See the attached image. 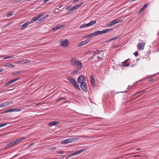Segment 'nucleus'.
<instances>
[{
  "instance_id": "nucleus-57",
  "label": "nucleus",
  "mask_w": 159,
  "mask_h": 159,
  "mask_svg": "<svg viewBox=\"0 0 159 159\" xmlns=\"http://www.w3.org/2000/svg\"><path fill=\"white\" fill-rule=\"evenodd\" d=\"M70 6H69V7H66V10H69V8H70Z\"/></svg>"
},
{
  "instance_id": "nucleus-26",
  "label": "nucleus",
  "mask_w": 159,
  "mask_h": 159,
  "mask_svg": "<svg viewBox=\"0 0 159 159\" xmlns=\"http://www.w3.org/2000/svg\"><path fill=\"white\" fill-rule=\"evenodd\" d=\"M126 61L127 60H125L122 63V65L123 66L128 67L129 66V65L127 63Z\"/></svg>"
},
{
  "instance_id": "nucleus-3",
  "label": "nucleus",
  "mask_w": 159,
  "mask_h": 159,
  "mask_svg": "<svg viewBox=\"0 0 159 159\" xmlns=\"http://www.w3.org/2000/svg\"><path fill=\"white\" fill-rule=\"evenodd\" d=\"M21 111V109L19 108H12L8 109L2 111V114L5 113H8L9 112L17 111L19 112Z\"/></svg>"
},
{
  "instance_id": "nucleus-39",
  "label": "nucleus",
  "mask_w": 159,
  "mask_h": 159,
  "mask_svg": "<svg viewBox=\"0 0 159 159\" xmlns=\"http://www.w3.org/2000/svg\"><path fill=\"white\" fill-rule=\"evenodd\" d=\"M7 123H2V124H0V128L6 125H7Z\"/></svg>"
},
{
  "instance_id": "nucleus-14",
  "label": "nucleus",
  "mask_w": 159,
  "mask_h": 159,
  "mask_svg": "<svg viewBox=\"0 0 159 159\" xmlns=\"http://www.w3.org/2000/svg\"><path fill=\"white\" fill-rule=\"evenodd\" d=\"M31 23L30 22V21H27L21 26V29L22 30H23L26 26L29 25Z\"/></svg>"
},
{
  "instance_id": "nucleus-59",
  "label": "nucleus",
  "mask_w": 159,
  "mask_h": 159,
  "mask_svg": "<svg viewBox=\"0 0 159 159\" xmlns=\"http://www.w3.org/2000/svg\"><path fill=\"white\" fill-rule=\"evenodd\" d=\"M108 29L109 30V31H110L112 30L113 29V28H110V29Z\"/></svg>"
},
{
  "instance_id": "nucleus-13",
  "label": "nucleus",
  "mask_w": 159,
  "mask_h": 159,
  "mask_svg": "<svg viewBox=\"0 0 159 159\" xmlns=\"http://www.w3.org/2000/svg\"><path fill=\"white\" fill-rule=\"evenodd\" d=\"M68 80L70 83L73 85L74 84L76 81L72 77H68Z\"/></svg>"
},
{
  "instance_id": "nucleus-17",
  "label": "nucleus",
  "mask_w": 159,
  "mask_h": 159,
  "mask_svg": "<svg viewBox=\"0 0 159 159\" xmlns=\"http://www.w3.org/2000/svg\"><path fill=\"white\" fill-rule=\"evenodd\" d=\"M100 52V51H99L98 50H97V52H93V55L90 58H88V60H91L93 59L94 57L96 55L98 54Z\"/></svg>"
},
{
  "instance_id": "nucleus-62",
  "label": "nucleus",
  "mask_w": 159,
  "mask_h": 159,
  "mask_svg": "<svg viewBox=\"0 0 159 159\" xmlns=\"http://www.w3.org/2000/svg\"><path fill=\"white\" fill-rule=\"evenodd\" d=\"M3 70V68L0 69V72H2Z\"/></svg>"
},
{
  "instance_id": "nucleus-36",
  "label": "nucleus",
  "mask_w": 159,
  "mask_h": 159,
  "mask_svg": "<svg viewBox=\"0 0 159 159\" xmlns=\"http://www.w3.org/2000/svg\"><path fill=\"white\" fill-rule=\"evenodd\" d=\"M75 7L74 6L71 7L70 9H69V11H73L74 10H75Z\"/></svg>"
},
{
  "instance_id": "nucleus-24",
  "label": "nucleus",
  "mask_w": 159,
  "mask_h": 159,
  "mask_svg": "<svg viewBox=\"0 0 159 159\" xmlns=\"http://www.w3.org/2000/svg\"><path fill=\"white\" fill-rule=\"evenodd\" d=\"M14 82L13 80H11L10 81L8 82H7L5 84V87H7L9 86V85L11 83H13Z\"/></svg>"
},
{
  "instance_id": "nucleus-22",
  "label": "nucleus",
  "mask_w": 159,
  "mask_h": 159,
  "mask_svg": "<svg viewBox=\"0 0 159 159\" xmlns=\"http://www.w3.org/2000/svg\"><path fill=\"white\" fill-rule=\"evenodd\" d=\"M38 19L39 18L37 16H36L34 17L30 21V22H31V23H33L35 21L38 20Z\"/></svg>"
},
{
  "instance_id": "nucleus-40",
  "label": "nucleus",
  "mask_w": 159,
  "mask_h": 159,
  "mask_svg": "<svg viewBox=\"0 0 159 159\" xmlns=\"http://www.w3.org/2000/svg\"><path fill=\"white\" fill-rule=\"evenodd\" d=\"M92 53V51H88L87 52H86L85 54H89V55H91Z\"/></svg>"
},
{
  "instance_id": "nucleus-12",
  "label": "nucleus",
  "mask_w": 159,
  "mask_h": 159,
  "mask_svg": "<svg viewBox=\"0 0 159 159\" xmlns=\"http://www.w3.org/2000/svg\"><path fill=\"white\" fill-rule=\"evenodd\" d=\"M16 144L14 141L9 143L5 147V148L8 149L11 147L12 146Z\"/></svg>"
},
{
  "instance_id": "nucleus-9",
  "label": "nucleus",
  "mask_w": 159,
  "mask_h": 159,
  "mask_svg": "<svg viewBox=\"0 0 159 159\" xmlns=\"http://www.w3.org/2000/svg\"><path fill=\"white\" fill-rule=\"evenodd\" d=\"M76 69L74 70L73 71H72L71 74V75H74L76 73H78L79 71L81 70L82 68V67H76Z\"/></svg>"
},
{
  "instance_id": "nucleus-31",
  "label": "nucleus",
  "mask_w": 159,
  "mask_h": 159,
  "mask_svg": "<svg viewBox=\"0 0 159 159\" xmlns=\"http://www.w3.org/2000/svg\"><path fill=\"white\" fill-rule=\"evenodd\" d=\"M64 26V25H59L55 27L57 30L60 29Z\"/></svg>"
},
{
  "instance_id": "nucleus-19",
  "label": "nucleus",
  "mask_w": 159,
  "mask_h": 159,
  "mask_svg": "<svg viewBox=\"0 0 159 159\" xmlns=\"http://www.w3.org/2000/svg\"><path fill=\"white\" fill-rule=\"evenodd\" d=\"M25 139V137L22 138H20L17 139L16 140L14 141L16 144H18L20 143L21 141H22L24 139Z\"/></svg>"
},
{
  "instance_id": "nucleus-45",
  "label": "nucleus",
  "mask_w": 159,
  "mask_h": 159,
  "mask_svg": "<svg viewBox=\"0 0 159 159\" xmlns=\"http://www.w3.org/2000/svg\"><path fill=\"white\" fill-rule=\"evenodd\" d=\"M145 91V90H143L142 91H139V92H138L137 93H136L135 94V95H137V94H139L140 93H141L142 92H144V91Z\"/></svg>"
},
{
  "instance_id": "nucleus-16",
  "label": "nucleus",
  "mask_w": 159,
  "mask_h": 159,
  "mask_svg": "<svg viewBox=\"0 0 159 159\" xmlns=\"http://www.w3.org/2000/svg\"><path fill=\"white\" fill-rule=\"evenodd\" d=\"M60 123L58 122L54 121H52L51 122H50L48 123V125L50 126H52L53 125H57L58 124H59Z\"/></svg>"
},
{
  "instance_id": "nucleus-18",
  "label": "nucleus",
  "mask_w": 159,
  "mask_h": 159,
  "mask_svg": "<svg viewBox=\"0 0 159 159\" xmlns=\"http://www.w3.org/2000/svg\"><path fill=\"white\" fill-rule=\"evenodd\" d=\"M70 142H74L76 141L78 139V138L77 137H72L70 138Z\"/></svg>"
},
{
  "instance_id": "nucleus-29",
  "label": "nucleus",
  "mask_w": 159,
  "mask_h": 159,
  "mask_svg": "<svg viewBox=\"0 0 159 159\" xmlns=\"http://www.w3.org/2000/svg\"><path fill=\"white\" fill-rule=\"evenodd\" d=\"M117 24L116 21V19L112 21H111L110 23L109 24V25H114L116 24Z\"/></svg>"
},
{
  "instance_id": "nucleus-50",
  "label": "nucleus",
  "mask_w": 159,
  "mask_h": 159,
  "mask_svg": "<svg viewBox=\"0 0 159 159\" xmlns=\"http://www.w3.org/2000/svg\"><path fill=\"white\" fill-rule=\"evenodd\" d=\"M12 56H8V57H7L3 58V59H7V58H11L12 57Z\"/></svg>"
},
{
  "instance_id": "nucleus-21",
  "label": "nucleus",
  "mask_w": 159,
  "mask_h": 159,
  "mask_svg": "<svg viewBox=\"0 0 159 159\" xmlns=\"http://www.w3.org/2000/svg\"><path fill=\"white\" fill-rule=\"evenodd\" d=\"M119 36L118 35H117V36H115V37H113V38H112L109 39L107 41V42H109L110 41H111L112 40H115L118 39L119 38Z\"/></svg>"
},
{
  "instance_id": "nucleus-15",
  "label": "nucleus",
  "mask_w": 159,
  "mask_h": 159,
  "mask_svg": "<svg viewBox=\"0 0 159 159\" xmlns=\"http://www.w3.org/2000/svg\"><path fill=\"white\" fill-rule=\"evenodd\" d=\"M70 138L64 140H62L61 142V143L62 144H65L68 143H71Z\"/></svg>"
},
{
  "instance_id": "nucleus-48",
  "label": "nucleus",
  "mask_w": 159,
  "mask_h": 159,
  "mask_svg": "<svg viewBox=\"0 0 159 159\" xmlns=\"http://www.w3.org/2000/svg\"><path fill=\"white\" fill-rule=\"evenodd\" d=\"M104 30L105 32V33H108L109 31L108 29H105V30Z\"/></svg>"
},
{
  "instance_id": "nucleus-49",
  "label": "nucleus",
  "mask_w": 159,
  "mask_h": 159,
  "mask_svg": "<svg viewBox=\"0 0 159 159\" xmlns=\"http://www.w3.org/2000/svg\"><path fill=\"white\" fill-rule=\"evenodd\" d=\"M19 79H20V78H15L14 79H13V80L14 82H15L16 81H17L18 80H19Z\"/></svg>"
},
{
  "instance_id": "nucleus-7",
  "label": "nucleus",
  "mask_w": 159,
  "mask_h": 159,
  "mask_svg": "<svg viewBox=\"0 0 159 159\" xmlns=\"http://www.w3.org/2000/svg\"><path fill=\"white\" fill-rule=\"evenodd\" d=\"M90 40L88 39L84 41H83L79 43L78 44V47L82 46H83L84 45L86 44H87L89 42Z\"/></svg>"
},
{
  "instance_id": "nucleus-10",
  "label": "nucleus",
  "mask_w": 159,
  "mask_h": 159,
  "mask_svg": "<svg viewBox=\"0 0 159 159\" xmlns=\"http://www.w3.org/2000/svg\"><path fill=\"white\" fill-rule=\"evenodd\" d=\"M13 103V102L12 101H8L2 103L3 107H5L8 106H9Z\"/></svg>"
},
{
  "instance_id": "nucleus-56",
  "label": "nucleus",
  "mask_w": 159,
  "mask_h": 159,
  "mask_svg": "<svg viewBox=\"0 0 159 159\" xmlns=\"http://www.w3.org/2000/svg\"><path fill=\"white\" fill-rule=\"evenodd\" d=\"M56 148V147H52L51 148V149L52 150H54Z\"/></svg>"
},
{
  "instance_id": "nucleus-61",
  "label": "nucleus",
  "mask_w": 159,
  "mask_h": 159,
  "mask_svg": "<svg viewBox=\"0 0 159 159\" xmlns=\"http://www.w3.org/2000/svg\"><path fill=\"white\" fill-rule=\"evenodd\" d=\"M152 80H153V79L152 78H151L150 79L148 80V81H152Z\"/></svg>"
},
{
  "instance_id": "nucleus-63",
  "label": "nucleus",
  "mask_w": 159,
  "mask_h": 159,
  "mask_svg": "<svg viewBox=\"0 0 159 159\" xmlns=\"http://www.w3.org/2000/svg\"><path fill=\"white\" fill-rule=\"evenodd\" d=\"M97 58H98V59H101V58L99 56H98L97 57Z\"/></svg>"
},
{
  "instance_id": "nucleus-51",
  "label": "nucleus",
  "mask_w": 159,
  "mask_h": 159,
  "mask_svg": "<svg viewBox=\"0 0 159 159\" xmlns=\"http://www.w3.org/2000/svg\"><path fill=\"white\" fill-rule=\"evenodd\" d=\"M22 0H14V2L15 3H17V2H19L22 1Z\"/></svg>"
},
{
  "instance_id": "nucleus-35",
  "label": "nucleus",
  "mask_w": 159,
  "mask_h": 159,
  "mask_svg": "<svg viewBox=\"0 0 159 159\" xmlns=\"http://www.w3.org/2000/svg\"><path fill=\"white\" fill-rule=\"evenodd\" d=\"M44 14V13H42L41 14H39V15H37V16L38 17L39 19L40 18L41 16H43V15Z\"/></svg>"
},
{
  "instance_id": "nucleus-20",
  "label": "nucleus",
  "mask_w": 159,
  "mask_h": 159,
  "mask_svg": "<svg viewBox=\"0 0 159 159\" xmlns=\"http://www.w3.org/2000/svg\"><path fill=\"white\" fill-rule=\"evenodd\" d=\"M20 62L23 64H25L26 63H29L30 62V61L29 60L23 59L22 61H20Z\"/></svg>"
},
{
  "instance_id": "nucleus-25",
  "label": "nucleus",
  "mask_w": 159,
  "mask_h": 159,
  "mask_svg": "<svg viewBox=\"0 0 159 159\" xmlns=\"http://www.w3.org/2000/svg\"><path fill=\"white\" fill-rule=\"evenodd\" d=\"M74 86H75L77 89H80V87L79 85L77 83V82H75V83L73 85Z\"/></svg>"
},
{
  "instance_id": "nucleus-27",
  "label": "nucleus",
  "mask_w": 159,
  "mask_h": 159,
  "mask_svg": "<svg viewBox=\"0 0 159 159\" xmlns=\"http://www.w3.org/2000/svg\"><path fill=\"white\" fill-rule=\"evenodd\" d=\"M83 2H82L78 4H76L74 6L75 9L78 8L79 7H80L83 4Z\"/></svg>"
},
{
  "instance_id": "nucleus-38",
  "label": "nucleus",
  "mask_w": 159,
  "mask_h": 159,
  "mask_svg": "<svg viewBox=\"0 0 159 159\" xmlns=\"http://www.w3.org/2000/svg\"><path fill=\"white\" fill-rule=\"evenodd\" d=\"M90 77L91 80H93L94 81V80H95L94 77L92 75H90Z\"/></svg>"
},
{
  "instance_id": "nucleus-47",
  "label": "nucleus",
  "mask_w": 159,
  "mask_h": 159,
  "mask_svg": "<svg viewBox=\"0 0 159 159\" xmlns=\"http://www.w3.org/2000/svg\"><path fill=\"white\" fill-rule=\"evenodd\" d=\"M134 54L135 57H137L138 55V52L137 51H135Z\"/></svg>"
},
{
  "instance_id": "nucleus-37",
  "label": "nucleus",
  "mask_w": 159,
  "mask_h": 159,
  "mask_svg": "<svg viewBox=\"0 0 159 159\" xmlns=\"http://www.w3.org/2000/svg\"><path fill=\"white\" fill-rule=\"evenodd\" d=\"M116 23H120L123 21V20H116Z\"/></svg>"
},
{
  "instance_id": "nucleus-5",
  "label": "nucleus",
  "mask_w": 159,
  "mask_h": 159,
  "mask_svg": "<svg viewBox=\"0 0 159 159\" xmlns=\"http://www.w3.org/2000/svg\"><path fill=\"white\" fill-rule=\"evenodd\" d=\"M86 80V79L85 76L83 75H80L77 79L78 82L80 84L81 83H82L85 82L84 81Z\"/></svg>"
},
{
  "instance_id": "nucleus-8",
  "label": "nucleus",
  "mask_w": 159,
  "mask_h": 159,
  "mask_svg": "<svg viewBox=\"0 0 159 159\" xmlns=\"http://www.w3.org/2000/svg\"><path fill=\"white\" fill-rule=\"evenodd\" d=\"M145 43L143 42H139L138 44V47L140 49L143 50L145 46Z\"/></svg>"
},
{
  "instance_id": "nucleus-6",
  "label": "nucleus",
  "mask_w": 159,
  "mask_h": 159,
  "mask_svg": "<svg viewBox=\"0 0 159 159\" xmlns=\"http://www.w3.org/2000/svg\"><path fill=\"white\" fill-rule=\"evenodd\" d=\"M80 87L85 92L87 91V84L86 82H83L80 83Z\"/></svg>"
},
{
  "instance_id": "nucleus-28",
  "label": "nucleus",
  "mask_w": 159,
  "mask_h": 159,
  "mask_svg": "<svg viewBox=\"0 0 159 159\" xmlns=\"http://www.w3.org/2000/svg\"><path fill=\"white\" fill-rule=\"evenodd\" d=\"M88 25V23L82 25L80 26L79 28H80V29H82L83 28H85L86 27H88L89 26Z\"/></svg>"
},
{
  "instance_id": "nucleus-54",
  "label": "nucleus",
  "mask_w": 159,
  "mask_h": 159,
  "mask_svg": "<svg viewBox=\"0 0 159 159\" xmlns=\"http://www.w3.org/2000/svg\"><path fill=\"white\" fill-rule=\"evenodd\" d=\"M34 144V143H31L28 146V147H31V146L33 145Z\"/></svg>"
},
{
  "instance_id": "nucleus-32",
  "label": "nucleus",
  "mask_w": 159,
  "mask_h": 159,
  "mask_svg": "<svg viewBox=\"0 0 159 159\" xmlns=\"http://www.w3.org/2000/svg\"><path fill=\"white\" fill-rule=\"evenodd\" d=\"M14 12L13 11H11L10 12L7 14V17H10L11 16H12L14 14Z\"/></svg>"
},
{
  "instance_id": "nucleus-43",
  "label": "nucleus",
  "mask_w": 159,
  "mask_h": 159,
  "mask_svg": "<svg viewBox=\"0 0 159 159\" xmlns=\"http://www.w3.org/2000/svg\"><path fill=\"white\" fill-rule=\"evenodd\" d=\"M48 16V15H45L43 18H40V20H41V19H45V18H47Z\"/></svg>"
},
{
  "instance_id": "nucleus-44",
  "label": "nucleus",
  "mask_w": 159,
  "mask_h": 159,
  "mask_svg": "<svg viewBox=\"0 0 159 159\" xmlns=\"http://www.w3.org/2000/svg\"><path fill=\"white\" fill-rule=\"evenodd\" d=\"M95 80H94V81L93 80H91V84L93 86H94L95 85Z\"/></svg>"
},
{
  "instance_id": "nucleus-60",
  "label": "nucleus",
  "mask_w": 159,
  "mask_h": 159,
  "mask_svg": "<svg viewBox=\"0 0 159 159\" xmlns=\"http://www.w3.org/2000/svg\"><path fill=\"white\" fill-rule=\"evenodd\" d=\"M1 107H3L2 103L0 104V108Z\"/></svg>"
},
{
  "instance_id": "nucleus-42",
  "label": "nucleus",
  "mask_w": 159,
  "mask_h": 159,
  "mask_svg": "<svg viewBox=\"0 0 159 159\" xmlns=\"http://www.w3.org/2000/svg\"><path fill=\"white\" fill-rule=\"evenodd\" d=\"M64 153V152L63 151H58L57 153L58 154H62Z\"/></svg>"
},
{
  "instance_id": "nucleus-11",
  "label": "nucleus",
  "mask_w": 159,
  "mask_h": 159,
  "mask_svg": "<svg viewBox=\"0 0 159 159\" xmlns=\"http://www.w3.org/2000/svg\"><path fill=\"white\" fill-rule=\"evenodd\" d=\"M148 4V3L144 4L139 10V14L142 13L143 10L147 7Z\"/></svg>"
},
{
  "instance_id": "nucleus-2",
  "label": "nucleus",
  "mask_w": 159,
  "mask_h": 159,
  "mask_svg": "<svg viewBox=\"0 0 159 159\" xmlns=\"http://www.w3.org/2000/svg\"><path fill=\"white\" fill-rule=\"evenodd\" d=\"M87 149L86 148H84L80 150L76 151L74 152L71 153L66 158V159H67L69 157H70L75 156L77 155H78L82 153L85 150H86Z\"/></svg>"
},
{
  "instance_id": "nucleus-46",
  "label": "nucleus",
  "mask_w": 159,
  "mask_h": 159,
  "mask_svg": "<svg viewBox=\"0 0 159 159\" xmlns=\"http://www.w3.org/2000/svg\"><path fill=\"white\" fill-rule=\"evenodd\" d=\"M90 37H91L92 36H95L94 32L93 33L91 34H89Z\"/></svg>"
},
{
  "instance_id": "nucleus-52",
  "label": "nucleus",
  "mask_w": 159,
  "mask_h": 159,
  "mask_svg": "<svg viewBox=\"0 0 159 159\" xmlns=\"http://www.w3.org/2000/svg\"><path fill=\"white\" fill-rule=\"evenodd\" d=\"M98 51H100V52L99 53H98V54H100L101 56L103 55V54H102V52H103V51H99V50H98Z\"/></svg>"
},
{
  "instance_id": "nucleus-64",
  "label": "nucleus",
  "mask_w": 159,
  "mask_h": 159,
  "mask_svg": "<svg viewBox=\"0 0 159 159\" xmlns=\"http://www.w3.org/2000/svg\"><path fill=\"white\" fill-rule=\"evenodd\" d=\"M80 0H74V2H76L79 1Z\"/></svg>"
},
{
  "instance_id": "nucleus-23",
  "label": "nucleus",
  "mask_w": 159,
  "mask_h": 159,
  "mask_svg": "<svg viewBox=\"0 0 159 159\" xmlns=\"http://www.w3.org/2000/svg\"><path fill=\"white\" fill-rule=\"evenodd\" d=\"M96 23V20H93L91 21L89 23H88V25L89 26H91L95 24Z\"/></svg>"
},
{
  "instance_id": "nucleus-30",
  "label": "nucleus",
  "mask_w": 159,
  "mask_h": 159,
  "mask_svg": "<svg viewBox=\"0 0 159 159\" xmlns=\"http://www.w3.org/2000/svg\"><path fill=\"white\" fill-rule=\"evenodd\" d=\"M6 66H7L8 67H10L11 68H13L15 67V65H12L11 64L8 63L7 64Z\"/></svg>"
},
{
  "instance_id": "nucleus-55",
  "label": "nucleus",
  "mask_w": 159,
  "mask_h": 159,
  "mask_svg": "<svg viewBox=\"0 0 159 159\" xmlns=\"http://www.w3.org/2000/svg\"><path fill=\"white\" fill-rule=\"evenodd\" d=\"M52 30L53 31H56V30H56V28H55V27H53L52 28Z\"/></svg>"
},
{
  "instance_id": "nucleus-41",
  "label": "nucleus",
  "mask_w": 159,
  "mask_h": 159,
  "mask_svg": "<svg viewBox=\"0 0 159 159\" xmlns=\"http://www.w3.org/2000/svg\"><path fill=\"white\" fill-rule=\"evenodd\" d=\"M99 32L100 34H103L105 33L104 30L102 31H99Z\"/></svg>"
},
{
  "instance_id": "nucleus-33",
  "label": "nucleus",
  "mask_w": 159,
  "mask_h": 159,
  "mask_svg": "<svg viewBox=\"0 0 159 159\" xmlns=\"http://www.w3.org/2000/svg\"><path fill=\"white\" fill-rule=\"evenodd\" d=\"M66 98H65V97H61L60 98L56 100V102H58L61 100H66Z\"/></svg>"
},
{
  "instance_id": "nucleus-34",
  "label": "nucleus",
  "mask_w": 159,
  "mask_h": 159,
  "mask_svg": "<svg viewBox=\"0 0 159 159\" xmlns=\"http://www.w3.org/2000/svg\"><path fill=\"white\" fill-rule=\"evenodd\" d=\"M94 32V33L95 36H96L99 34H100L99 31H97Z\"/></svg>"
},
{
  "instance_id": "nucleus-4",
  "label": "nucleus",
  "mask_w": 159,
  "mask_h": 159,
  "mask_svg": "<svg viewBox=\"0 0 159 159\" xmlns=\"http://www.w3.org/2000/svg\"><path fill=\"white\" fill-rule=\"evenodd\" d=\"M69 42L67 39L64 40H61L60 41V45L64 47H66L68 46L69 44Z\"/></svg>"
},
{
  "instance_id": "nucleus-53",
  "label": "nucleus",
  "mask_w": 159,
  "mask_h": 159,
  "mask_svg": "<svg viewBox=\"0 0 159 159\" xmlns=\"http://www.w3.org/2000/svg\"><path fill=\"white\" fill-rule=\"evenodd\" d=\"M90 35L89 34H87L84 36L83 38H87V37H90Z\"/></svg>"
},
{
  "instance_id": "nucleus-58",
  "label": "nucleus",
  "mask_w": 159,
  "mask_h": 159,
  "mask_svg": "<svg viewBox=\"0 0 159 159\" xmlns=\"http://www.w3.org/2000/svg\"><path fill=\"white\" fill-rule=\"evenodd\" d=\"M63 6V5H61L60 6H59V8L61 9V7Z\"/></svg>"
},
{
  "instance_id": "nucleus-1",
  "label": "nucleus",
  "mask_w": 159,
  "mask_h": 159,
  "mask_svg": "<svg viewBox=\"0 0 159 159\" xmlns=\"http://www.w3.org/2000/svg\"><path fill=\"white\" fill-rule=\"evenodd\" d=\"M71 65L75 67H82V64L80 61H77L75 58H72L70 61Z\"/></svg>"
}]
</instances>
